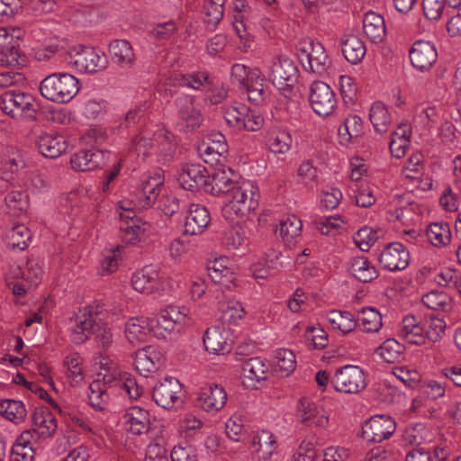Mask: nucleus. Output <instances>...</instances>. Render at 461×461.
<instances>
[{
	"mask_svg": "<svg viewBox=\"0 0 461 461\" xmlns=\"http://www.w3.org/2000/svg\"><path fill=\"white\" fill-rule=\"evenodd\" d=\"M259 190L249 180L238 182L227 194V202L222 206V216L228 221L243 219L258 205Z\"/></svg>",
	"mask_w": 461,
	"mask_h": 461,
	"instance_id": "1",
	"label": "nucleus"
},
{
	"mask_svg": "<svg viewBox=\"0 0 461 461\" xmlns=\"http://www.w3.org/2000/svg\"><path fill=\"white\" fill-rule=\"evenodd\" d=\"M163 184L164 177L159 172L144 180L139 193V204L142 209L158 204V208L166 215L171 216L178 211L179 203L174 195L159 196Z\"/></svg>",
	"mask_w": 461,
	"mask_h": 461,
	"instance_id": "2",
	"label": "nucleus"
},
{
	"mask_svg": "<svg viewBox=\"0 0 461 461\" xmlns=\"http://www.w3.org/2000/svg\"><path fill=\"white\" fill-rule=\"evenodd\" d=\"M79 89V80L68 73L50 74L40 85L41 95L45 99L58 104L68 103L77 95Z\"/></svg>",
	"mask_w": 461,
	"mask_h": 461,
	"instance_id": "3",
	"label": "nucleus"
},
{
	"mask_svg": "<svg viewBox=\"0 0 461 461\" xmlns=\"http://www.w3.org/2000/svg\"><path fill=\"white\" fill-rule=\"evenodd\" d=\"M0 109L14 120L35 121L37 105L34 98L23 92L8 90L0 95Z\"/></svg>",
	"mask_w": 461,
	"mask_h": 461,
	"instance_id": "4",
	"label": "nucleus"
},
{
	"mask_svg": "<svg viewBox=\"0 0 461 461\" xmlns=\"http://www.w3.org/2000/svg\"><path fill=\"white\" fill-rule=\"evenodd\" d=\"M296 55L305 70L320 76L328 70L331 63L323 45L311 38L298 41Z\"/></svg>",
	"mask_w": 461,
	"mask_h": 461,
	"instance_id": "5",
	"label": "nucleus"
},
{
	"mask_svg": "<svg viewBox=\"0 0 461 461\" xmlns=\"http://www.w3.org/2000/svg\"><path fill=\"white\" fill-rule=\"evenodd\" d=\"M268 69V78L273 85L282 91L285 97L292 98L299 76L294 61L286 56H276L270 61Z\"/></svg>",
	"mask_w": 461,
	"mask_h": 461,
	"instance_id": "6",
	"label": "nucleus"
},
{
	"mask_svg": "<svg viewBox=\"0 0 461 461\" xmlns=\"http://www.w3.org/2000/svg\"><path fill=\"white\" fill-rule=\"evenodd\" d=\"M107 314V310L104 308V305L86 306L76 316L71 334L73 343L80 345L86 342L99 321L105 320Z\"/></svg>",
	"mask_w": 461,
	"mask_h": 461,
	"instance_id": "7",
	"label": "nucleus"
},
{
	"mask_svg": "<svg viewBox=\"0 0 461 461\" xmlns=\"http://www.w3.org/2000/svg\"><path fill=\"white\" fill-rule=\"evenodd\" d=\"M104 373L101 374V380L104 386H114L118 393L122 396H127L131 400H137L143 393V387L140 386L136 379L128 373H122L115 364H111Z\"/></svg>",
	"mask_w": 461,
	"mask_h": 461,
	"instance_id": "8",
	"label": "nucleus"
},
{
	"mask_svg": "<svg viewBox=\"0 0 461 461\" xmlns=\"http://www.w3.org/2000/svg\"><path fill=\"white\" fill-rule=\"evenodd\" d=\"M331 384L338 392L357 393L366 387V375L359 366L346 365L335 371Z\"/></svg>",
	"mask_w": 461,
	"mask_h": 461,
	"instance_id": "9",
	"label": "nucleus"
},
{
	"mask_svg": "<svg viewBox=\"0 0 461 461\" xmlns=\"http://www.w3.org/2000/svg\"><path fill=\"white\" fill-rule=\"evenodd\" d=\"M70 64L79 71L97 73L107 68L108 59L104 52L93 47H81L74 54H70Z\"/></svg>",
	"mask_w": 461,
	"mask_h": 461,
	"instance_id": "10",
	"label": "nucleus"
},
{
	"mask_svg": "<svg viewBox=\"0 0 461 461\" xmlns=\"http://www.w3.org/2000/svg\"><path fill=\"white\" fill-rule=\"evenodd\" d=\"M396 429L394 420L387 415H375L362 425L361 437L368 442H382Z\"/></svg>",
	"mask_w": 461,
	"mask_h": 461,
	"instance_id": "11",
	"label": "nucleus"
},
{
	"mask_svg": "<svg viewBox=\"0 0 461 461\" xmlns=\"http://www.w3.org/2000/svg\"><path fill=\"white\" fill-rule=\"evenodd\" d=\"M309 100L313 112L320 116L330 115L337 104L335 93L322 81H314L311 85Z\"/></svg>",
	"mask_w": 461,
	"mask_h": 461,
	"instance_id": "12",
	"label": "nucleus"
},
{
	"mask_svg": "<svg viewBox=\"0 0 461 461\" xmlns=\"http://www.w3.org/2000/svg\"><path fill=\"white\" fill-rule=\"evenodd\" d=\"M32 428L24 432L32 434V440L39 443L41 438L52 437L58 428L57 420L49 408L36 407L32 413Z\"/></svg>",
	"mask_w": 461,
	"mask_h": 461,
	"instance_id": "13",
	"label": "nucleus"
},
{
	"mask_svg": "<svg viewBox=\"0 0 461 461\" xmlns=\"http://www.w3.org/2000/svg\"><path fill=\"white\" fill-rule=\"evenodd\" d=\"M182 385L175 377H166L159 381L153 388L152 399L162 408L171 409L180 402Z\"/></svg>",
	"mask_w": 461,
	"mask_h": 461,
	"instance_id": "14",
	"label": "nucleus"
},
{
	"mask_svg": "<svg viewBox=\"0 0 461 461\" xmlns=\"http://www.w3.org/2000/svg\"><path fill=\"white\" fill-rule=\"evenodd\" d=\"M175 103L177 108V125L182 131H193L201 125L202 114L200 110L194 107L192 96L182 95L176 99Z\"/></svg>",
	"mask_w": 461,
	"mask_h": 461,
	"instance_id": "15",
	"label": "nucleus"
},
{
	"mask_svg": "<svg viewBox=\"0 0 461 461\" xmlns=\"http://www.w3.org/2000/svg\"><path fill=\"white\" fill-rule=\"evenodd\" d=\"M208 179H210V174L201 164L184 165L177 177L182 188L193 192L201 189L205 192Z\"/></svg>",
	"mask_w": 461,
	"mask_h": 461,
	"instance_id": "16",
	"label": "nucleus"
},
{
	"mask_svg": "<svg viewBox=\"0 0 461 461\" xmlns=\"http://www.w3.org/2000/svg\"><path fill=\"white\" fill-rule=\"evenodd\" d=\"M379 263L389 271L403 270L409 266L410 253L402 243L392 242L380 254Z\"/></svg>",
	"mask_w": 461,
	"mask_h": 461,
	"instance_id": "17",
	"label": "nucleus"
},
{
	"mask_svg": "<svg viewBox=\"0 0 461 461\" xmlns=\"http://www.w3.org/2000/svg\"><path fill=\"white\" fill-rule=\"evenodd\" d=\"M295 418L306 426L326 428L329 424V417L321 413L316 403L308 397H301L297 402Z\"/></svg>",
	"mask_w": 461,
	"mask_h": 461,
	"instance_id": "18",
	"label": "nucleus"
},
{
	"mask_svg": "<svg viewBox=\"0 0 461 461\" xmlns=\"http://www.w3.org/2000/svg\"><path fill=\"white\" fill-rule=\"evenodd\" d=\"M411 65L420 71L429 70L438 59L435 46L427 41H417L409 51Z\"/></svg>",
	"mask_w": 461,
	"mask_h": 461,
	"instance_id": "19",
	"label": "nucleus"
},
{
	"mask_svg": "<svg viewBox=\"0 0 461 461\" xmlns=\"http://www.w3.org/2000/svg\"><path fill=\"white\" fill-rule=\"evenodd\" d=\"M147 120L146 104H140L130 109L123 118L116 121L112 129L119 133L130 131L133 134L145 128Z\"/></svg>",
	"mask_w": 461,
	"mask_h": 461,
	"instance_id": "20",
	"label": "nucleus"
},
{
	"mask_svg": "<svg viewBox=\"0 0 461 461\" xmlns=\"http://www.w3.org/2000/svg\"><path fill=\"white\" fill-rule=\"evenodd\" d=\"M230 331L223 327L213 326L205 330L203 345L212 354H226L231 350V341L229 339Z\"/></svg>",
	"mask_w": 461,
	"mask_h": 461,
	"instance_id": "21",
	"label": "nucleus"
},
{
	"mask_svg": "<svg viewBox=\"0 0 461 461\" xmlns=\"http://www.w3.org/2000/svg\"><path fill=\"white\" fill-rule=\"evenodd\" d=\"M106 155L109 156L110 152L101 149H84L71 157L70 164L75 170H94L104 164Z\"/></svg>",
	"mask_w": 461,
	"mask_h": 461,
	"instance_id": "22",
	"label": "nucleus"
},
{
	"mask_svg": "<svg viewBox=\"0 0 461 461\" xmlns=\"http://www.w3.org/2000/svg\"><path fill=\"white\" fill-rule=\"evenodd\" d=\"M198 401L204 411H218L224 407L227 393L221 385L209 384L202 388Z\"/></svg>",
	"mask_w": 461,
	"mask_h": 461,
	"instance_id": "23",
	"label": "nucleus"
},
{
	"mask_svg": "<svg viewBox=\"0 0 461 461\" xmlns=\"http://www.w3.org/2000/svg\"><path fill=\"white\" fill-rule=\"evenodd\" d=\"M266 77L258 68H254L250 74V80L241 90H245L249 100L256 105H262L269 97L268 87L265 85Z\"/></svg>",
	"mask_w": 461,
	"mask_h": 461,
	"instance_id": "24",
	"label": "nucleus"
},
{
	"mask_svg": "<svg viewBox=\"0 0 461 461\" xmlns=\"http://www.w3.org/2000/svg\"><path fill=\"white\" fill-rule=\"evenodd\" d=\"M211 221L210 212L206 207L192 203L185 221V233L198 235L203 232Z\"/></svg>",
	"mask_w": 461,
	"mask_h": 461,
	"instance_id": "25",
	"label": "nucleus"
},
{
	"mask_svg": "<svg viewBox=\"0 0 461 461\" xmlns=\"http://www.w3.org/2000/svg\"><path fill=\"white\" fill-rule=\"evenodd\" d=\"M234 172L230 168H217L206 183L205 192L212 195L228 194L238 182L233 181Z\"/></svg>",
	"mask_w": 461,
	"mask_h": 461,
	"instance_id": "26",
	"label": "nucleus"
},
{
	"mask_svg": "<svg viewBox=\"0 0 461 461\" xmlns=\"http://www.w3.org/2000/svg\"><path fill=\"white\" fill-rule=\"evenodd\" d=\"M399 336L407 343L422 345L425 343L420 313L405 316L401 323Z\"/></svg>",
	"mask_w": 461,
	"mask_h": 461,
	"instance_id": "27",
	"label": "nucleus"
},
{
	"mask_svg": "<svg viewBox=\"0 0 461 461\" xmlns=\"http://www.w3.org/2000/svg\"><path fill=\"white\" fill-rule=\"evenodd\" d=\"M37 147L44 157L56 158L66 152L68 145L62 135L43 133L38 137Z\"/></svg>",
	"mask_w": 461,
	"mask_h": 461,
	"instance_id": "28",
	"label": "nucleus"
},
{
	"mask_svg": "<svg viewBox=\"0 0 461 461\" xmlns=\"http://www.w3.org/2000/svg\"><path fill=\"white\" fill-rule=\"evenodd\" d=\"M122 420L126 429L134 435L145 433L149 428V414L139 406L129 408L123 414Z\"/></svg>",
	"mask_w": 461,
	"mask_h": 461,
	"instance_id": "29",
	"label": "nucleus"
},
{
	"mask_svg": "<svg viewBox=\"0 0 461 461\" xmlns=\"http://www.w3.org/2000/svg\"><path fill=\"white\" fill-rule=\"evenodd\" d=\"M133 289L142 294H152L158 288L159 274L150 267H145L133 274L131 277Z\"/></svg>",
	"mask_w": 461,
	"mask_h": 461,
	"instance_id": "30",
	"label": "nucleus"
},
{
	"mask_svg": "<svg viewBox=\"0 0 461 461\" xmlns=\"http://www.w3.org/2000/svg\"><path fill=\"white\" fill-rule=\"evenodd\" d=\"M154 140L158 161L163 164L170 162L176 149L174 135L166 129H159L154 133Z\"/></svg>",
	"mask_w": 461,
	"mask_h": 461,
	"instance_id": "31",
	"label": "nucleus"
},
{
	"mask_svg": "<svg viewBox=\"0 0 461 461\" xmlns=\"http://www.w3.org/2000/svg\"><path fill=\"white\" fill-rule=\"evenodd\" d=\"M340 46L344 58L351 64L359 63L366 52L364 41L355 34H344L340 38Z\"/></svg>",
	"mask_w": 461,
	"mask_h": 461,
	"instance_id": "32",
	"label": "nucleus"
},
{
	"mask_svg": "<svg viewBox=\"0 0 461 461\" xmlns=\"http://www.w3.org/2000/svg\"><path fill=\"white\" fill-rule=\"evenodd\" d=\"M13 40L5 32H0V65L4 67L23 66L25 58L21 55L19 49L11 44Z\"/></svg>",
	"mask_w": 461,
	"mask_h": 461,
	"instance_id": "33",
	"label": "nucleus"
},
{
	"mask_svg": "<svg viewBox=\"0 0 461 461\" xmlns=\"http://www.w3.org/2000/svg\"><path fill=\"white\" fill-rule=\"evenodd\" d=\"M36 445L38 444L32 440V434L23 432L12 447L10 461H33Z\"/></svg>",
	"mask_w": 461,
	"mask_h": 461,
	"instance_id": "34",
	"label": "nucleus"
},
{
	"mask_svg": "<svg viewBox=\"0 0 461 461\" xmlns=\"http://www.w3.org/2000/svg\"><path fill=\"white\" fill-rule=\"evenodd\" d=\"M363 30L372 42H381L386 32L383 16L375 12H367L363 19Z\"/></svg>",
	"mask_w": 461,
	"mask_h": 461,
	"instance_id": "35",
	"label": "nucleus"
},
{
	"mask_svg": "<svg viewBox=\"0 0 461 461\" xmlns=\"http://www.w3.org/2000/svg\"><path fill=\"white\" fill-rule=\"evenodd\" d=\"M349 273L363 283H368L378 276L375 267L366 257H355L348 263Z\"/></svg>",
	"mask_w": 461,
	"mask_h": 461,
	"instance_id": "36",
	"label": "nucleus"
},
{
	"mask_svg": "<svg viewBox=\"0 0 461 461\" xmlns=\"http://www.w3.org/2000/svg\"><path fill=\"white\" fill-rule=\"evenodd\" d=\"M109 51L113 60L122 68H131L135 55L130 42L126 40H114L110 43Z\"/></svg>",
	"mask_w": 461,
	"mask_h": 461,
	"instance_id": "37",
	"label": "nucleus"
},
{
	"mask_svg": "<svg viewBox=\"0 0 461 461\" xmlns=\"http://www.w3.org/2000/svg\"><path fill=\"white\" fill-rule=\"evenodd\" d=\"M276 439L272 433L262 430L252 438L250 449L258 459L267 460L276 450Z\"/></svg>",
	"mask_w": 461,
	"mask_h": 461,
	"instance_id": "38",
	"label": "nucleus"
},
{
	"mask_svg": "<svg viewBox=\"0 0 461 461\" xmlns=\"http://www.w3.org/2000/svg\"><path fill=\"white\" fill-rule=\"evenodd\" d=\"M420 316L425 339L432 342L439 340L445 333V321L433 312H420Z\"/></svg>",
	"mask_w": 461,
	"mask_h": 461,
	"instance_id": "39",
	"label": "nucleus"
},
{
	"mask_svg": "<svg viewBox=\"0 0 461 461\" xmlns=\"http://www.w3.org/2000/svg\"><path fill=\"white\" fill-rule=\"evenodd\" d=\"M149 333L153 334L151 318H131L126 323L125 334L131 343L144 341Z\"/></svg>",
	"mask_w": 461,
	"mask_h": 461,
	"instance_id": "40",
	"label": "nucleus"
},
{
	"mask_svg": "<svg viewBox=\"0 0 461 461\" xmlns=\"http://www.w3.org/2000/svg\"><path fill=\"white\" fill-rule=\"evenodd\" d=\"M24 267L20 263H10L5 270V283L16 296H23L26 294L24 279Z\"/></svg>",
	"mask_w": 461,
	"mask_h": 461,
	"instance_id": "41",
	"label": "nucleus"
},
{
	"mask_svg": "<svg viewBox=\"0 0 461 461\" xmlns=\"http://www.w3.org/2000/svg\"><path fill=\"white\" fill-rule=\"evenodd\" d=\"M303 223L295 215H285L279 221L278 228L276 233H278L283 240L291 243L300 236Z\"/></svg>",
	"mask_w": 461,
	"mask_h": 461,
	"instance_id": "42",
	"label": "nucleus"
},
{
	"mask_svg": "<svg viewBox=\"0 0 461 461\" xmlns=\"http://www.w3.org/2000/svg\"><path fill=\"white\" fill-rule=\"evenodd\" d=\"M225 0H204L203 5L204 23L210 31L216 29L224 14Z\"/></svg>",
	"mask_w": 461,
	"mask_h": 461,
	"instance_id": "43",
	"label": "nucleus"
},
{
	"mask_svg": "<svg viewBox=\"0 0 461 461\" xmlns=\"http://www.w3.org/2000/svg\"><path fill=\"white\" fill-rule=\"evenodd\" d=\"M356 321L357 325L362 327L366 332H377L383 325L382 315L376 309L372 307L362 308L358 312Z\"/></svg>",
	"mask_w": 461,
	"mask_h": 461,
	"instance_id": "44",
	"label": "nucleus"
},
{
	"mask_svg": "<svg viewBox=\"0 0 461 461\" xmlns=\"http://www.w3.org/2000/svg\"><path fill=\"white\" fill-rule=\"evenodd\" d=\"M328 321L332 328L339 330L343 334L353 331L357 326V321L351 312L347 311H330L327 315Z\"/></svg>",
	"mask_w": 461,
	"mask_h": 461,
	"instance_id": "45",
	"label": "nucleus"
},
{
	"mask_svg": "<svg viewBox=\"0 0 461 461\" xmlns=\"http://www.w3.org/2000/svg\"><path fill=\"white\" fill-rule=\"evenodd\" d=\"M369 120L377 132L384 133L388 131L392 122L391 115L382 102H375L369 111Z\"/></svg>",
	"mask_w": 461,
	"mask_h": 461,
	"instance_id": "46",
	"label": "nucleus"
},
{
	"mask_svg": "<svg viewBox=\"0 0 461 461\" xmlns=\"http://www.w3.org/2000/svg\"><path fill=\"white\" fill-rule=\"evenodd\" d=\"M31 238V230L23 224H17L6 233V244L13 249L24 250Z\"/></svg>",
	"mask_w": 461,
	"mask_h": 461,
	"instance_id": "47",
	"label": "nucleus"
},
{
	"mask_svg": "<svg viewBox=\"0 0 461 461\" xmlns=\"http://www.w3.org/2000/svg\"><path fill=\"white\" fill-rule=\"evenodd\" d=\"M175 81L180 86H186L194 90H200L212 84L209 73L205 71H197L185 75L177 74L175 76Z\"/></svg>",
	"mask_w": 461,
	"mask_h": 461,
	"instance_id": "48",
	"label": "nucleus"
},
{
	"mask_svg": "<svg viewBox=\"0 0 461 461\" xmlns=\"http://www.w3.org/2000/svg\"><path fill=\"white\" fill-rule=\"evenodd\" d=\"M430 243L435 247H444L451 240L449 225L446 222L430 223L426 230Z\"/></svg>",
	"mask_w": 461,
	"mask_h": 461,
	"instance_id": "49",
	"label": "nucleus"
},
{
	"mask_svg": "<svg viewBox=\"0 0 461 461\" xmlns=\"http://www.w3.org/2000/svg\"><path fill=\"white\" fill-rule=\"evenodd\" d=\"M267 371V363L260 357H250L242 363L244 376L251 380L261 381L266 379Z\"/></svg>",
	"mask_w": 461,
	"mask_h": 461,
	"instance_id": "50",
	"label": "nucleus"
},
{
	"mask_svg": "<svg viewBox=\"0 0 461 461\" xmlns=\"http://www.w3.org/2000/svg\"><path fill=\"white\" fill-rule=\"evenodd\" d=\"M362 132V119L357 114H349L338 130L341 141L345 142H348L351 139L360 136Z\"/></svg>",
	"mask_w": 461,
	"mask_h": 461,
	"instance_id": "51",
	"label": "nucleus"
},
{
	"mask_svg": "<svg viewBox=\"0 0 461 461\" xmlns=\"http://www.w3.org/2000/svg\"><path fill=\"white\" fill-rule=\"evenodd\" d=\"M88 389L90 405L98 411L104 410L109 401V393L104 383L101 382V379L94 380L89 384Z\"/></svg>",
	"mask_w": 461,
	"mask_h": 461,
	"instance_id": "52",
	"label": "nucleus"
},
{
	"mask_svg": "<svg viewBox=\"0 0 461 461\" xmlns=\"http://www.w3.org/2000/svg\"><path fill=\"white\" fill-rule=\"evenodd\" d=\"M0 413L15 423L23 421L26 417V409L22 401L5 399L0 402Z\"/></svg>",
	"mask_w": 461,
	"mask_h": 461,
	"instance_id": "53",
	"label": "nucleus"
},
{
	"mask_svg": "<svg viewBox=\"0 0 461 461\" xmlns=\"http://www.w3.org/2000/svg\"><path fill=\"white\" fill-rule=\"evenodd\" d=\"M376 352L387 363L399 362L403 357L404 346L394 339H386Z\"/></svg>",
	"mask_w": 461,
	"mask_h": 461,
	"instance_id": "54",
	"label": "nucleus"
},
{
	"mask_svg": "<svg viewBox=\"0 0 461 461\" xmlns=\"http://www.w3.org/2000/svg\"><path fill=\"white\" fill-rule=\"evenodd\" d=\"M422 303L429 310L447 312L451 309V300L444 292L431 291L422 297Z\"/></svg>",
	"mask_w": 461,
	"mask_h": 461,
	"instance_id": "55",
	"label": "nucleus"
},
{
	"mask_svg": "<svg viewBox=\"0 0 461 461\" xmlns=\"http://www.w3.org/2000/svg\"><path fill=\"white\" fill-rule=\"evenodd\" d=\"M43 276V270L39 260L32 258L26 261L24 267V279L26 285V291L36 287L41 281Z\"/></svg>",
	"mask_w": 461,
	"mask_h": 461,
	"instance_id": "56",
	"label": "nucleus"
},
{
	"mask_svg": "<svg viewBox=\"0 0 461 461\" xmlns=\"http://www.w3.org/2000/svg\"><path fill=\"white\" fill-rule=\"evenodd\" d=\"M292 144V136L285 130H279L273 132L268 140V146L272 152L285 154Z\"/></svg>",
	"mask_w": 461,
	"mask_h": 461,
	"instance_id": "57",
	"label": "nucleus"
},
{
	"mask_svg": "<svg viewBox=\"0 0 461 461\" xmlns=\"http://www.w3.org/2000/svg\"><path fill=\"white\" fill-rule=\"evenodd\" d=\"M149 224L142 222L141 224L132 221L131 224L121 226L122 239L125 243L136 244L140 241L145 232L148 230Z\"/></svg>",
	"mask_w": 461,
	"mask_h": 461,
	"instance_id": "58",
	"label": "nucleus"
},
{
	"mask_svg": "<svg viewBox=\"0 0 461 461\" xmlns=\"http://www.w3.org/2000/svg\"><path fill=\"white\" fill-rule=\"evenodd\" d=\"M145 461H169L168 450L163 438H157L149 444Z\"/></svg>",
	"mask_w": 461,
	"mask_h": 461,
	"instance_id": "59",
	"label": "nucleus"
},
{
	"mask_svg": "<svg viewBox=\"0 0 461 461\" xmlns=\"http://www.w3.org/2000/svg\"><path fill=\"white\" fill-rule=\"evenodd\" d=\"M304 339L309 349H322L328 345V334L321 328L308 327Z\"/></svg>",
	"mask_w": 461,
	"mask_h": 461,
	"instance_id": "60",
	"label": "nucleus"
},
{
	"mask_svg": "<svg viewBox=\"0 0 461 461\" xmlns=\"http://www.w3.org/2000/svg\"><path fill=\"white\" fill-rule=\"evenodd\" d=\"M248 106L243 104L224 106L222 108L223 117L230 126L239 130L243 117L247 115Z\"/></svg>",
	"mask_w": 461,
	"mask_h": 461,
	"instance_id": "61",
	"label": "nucleus"
},
{
	"mask_svg": "<svg viewBox=\"0 0 461 461\" xmlns=\"http://www.w3.org/2000/svg\"><path fill=\"white\" fill-rule=\"evenodd\" d=\"M134 366L137 372L144 377H148L149 374L155 372L158 368L157 363L154 361L151 354L148 350L137 352Z\"/></svg>",
	"mask_w": 461,
	"mask_h": 461,
	"instance_id": "62",
	"label": "nucleus"
},
{
	"mask_svg": "<svg viewBox=\"0 0 461 461\" xmlns=\"http://www.w3.org/2000/svg\"><path fill=\"white\" fill-rule=\"evenodd\" d=\"M275 359L276 370L281 371L285 375H288L295 368V356L289 349H277L275 353Z\"/></svg>",
	"mask_w": 461,
	"mask_h": 461,
	"instance_id": "63",
	"label": "nucleus"
},
{
	"mask_svg": "<svg viewBox=\"0 0 461 461\" xmlns=\"http://www.w3.org/2000/svg\"><path fill=\"white\" fill-rule=\"evenodd\" d=\"M321 458L319 449L311 440L304 439L299 445L292 461H317Z\"/></svg>",
	"mask_w": 461,
	"mask_h": 461,
	"instance_id": "64",
	"label": "nucleus"
}]
</instances>
